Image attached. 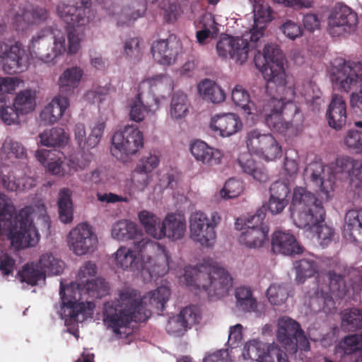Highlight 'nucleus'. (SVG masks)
<instances>
[{"mask_svg": "<svg viewBox=\"0 0 362 362\" xmlns=\"http://www.w3.org/2000/svg\"><path fill=\"white\" fill-rule=\"evenodd\" d=\"M341 325L348 329L362 328V310L357 308L344 309L341 313Z\"/></svg>", "mask_w": 362, "mask_h": 362, "instance_id": "nucleus-55", "label": "nucleus"}, {"mask_svg": "<svg viewBox=\"0 0 362 362\" xmlns=\"http://www.w3.org/2000/svg\"><path fill=\"white\" fill-rule=\"evenodd\" d=\"M255 66L262 74L267 87L274 85L276 95H266L263 98L260 117L274 132L283 134L290 129L296 118L301 119L299 107L294 103L296 92L291 78L285 70L286 57L279 46L266 44L262 51L255 55Z\"/></svg>", "mask_w": 362, "mask_h": 362, "instance_id": "nucleus-1", "label": "nucleus"}, {"mask_svg": "<svg viewBox=\"0 0 362 362\" xmlns=\"http://www.w3.org/2000/svg\"><path fill=\"white\" fill-rule=\"evenodd\" d=\"M298 156L294 151L288 152L284 163L283 175L286 179L293 182L294 177L298 171Z\"/></svg>", "mask_w": 362, "mask_h": 362, "instance_id": "nucleus-60", "label": "nucleus"}, {"mask_svg": "<svg viewBox=\"0 0 362 362\" xmlns=\"http://www.w3.org/2000/svg\"><path fill=\"white\" fill-rule=\"evenodd\" d=\"M112 257L117 269L140 274L145 281L165 276L170 267L165 247L148 238L136 243L134 249L120 246Z\"/></svg>", "mask_w": 362, "mask_h": 362, "instance_id": "nucleus-6", "label": "nucleus"}, {"mask_svg": "<svg viewBox=\"0 0 362 362\" xmlns=\"http://www.w3.org/2000/svg\"><path fill=\"white\" fill-rule=\"evenodd\" d=\"M199 96L205 101L214 104L223 103L226 98L224 90L214 81L205 78L197 85Z\"/></svg>", "mask_w": 362, "mask_h": 362, "instance_id": "nucleus-36", "label": "nucleus"}, {"mask_svg": "<svg viewBox=\"0 0 362 362\" xmlns=\"http://www.w3.org/2000/svg\"><path fill=\"white\" fill-rule=\"evenodd\" d=\"M36 91L25 89L18 92L13 102V106L21 116L33 112L36 107Z\"/></svg>", "mask_w": 362, "mask_h": 362, "instance_id": "nucleus-41", "label": "nucleus"}, {"mask_svg": "<svg viewBox=\"0 0 362 362\" xmlns=\"http://www.w3.org/2000/svg\"><path fill=\"white\" fill-rule=\"evenodd\" d=\"M180 47L178 38L170 35L166 40L155 41L152 44L151 52L156 62L163 65H170L175 61Z\"/></svg>", "mask_w": 362, "mask_h": 362, "instance_id": "nucleus-27", "label": "nucleus"}, {"mask_svg": "<svg viewBox=\"0 0 362 362\" xmlns=\"http://www.w3.org/2000/svg\"><path fill=\"white\" fill-rule=\"evenodd\" d=\"M329 77L332 85L341 91L349 93L359 88L351 94L350 105L362 112V63L336 60L329 70Z\"/></svg>", "mask_w": 362, "mask_h": 362, "instance_id": "nucleus-10", "label": "nucleus"}, {"mask_svg": "<svg viewBox=\"0 0 362 362\" xmlns=\"http://www.w3.org/2000/svg\"><path fill=\"white\" fill-rule=\"evenodd\" d=\"M190 152L197 161L208 167L221 164L223 157V153L221 150L210 146L201 140L192 142Z\"/></svg>", "mask_w": 362, "mask_h": 362, "instance_id": "nucleus-30", "label": "nucleus"}, {"mask_svg": "<svg viewBox=\"0 0 362 362\" xmlns=\"http://www.w3.org/2000/svg\"><path fill=\"white\" fill-rule=\"evenodd\" d=\"M357 23V14L351 8L337 4L329 14L327 29L332 37H341L353 33Z\"/></svg>", "mask_w": 362, "mask_h": 362, "instance_id": "nucleus-19", "label": "nucleus"}, {"mask_svg": "<svg viewBox=\"0 0 362 362\" xmlns=\"http://www.w3.org/2000/svg\"><path fill=\"white\" fill-rule=\"evenodd\" d=\"M35 156L47 170L56 175L64 176L83 170L88 161L79 162L75 157L66 158L61 152L41 149L36 151Z\"/></svg>", "mask_w": 362, "mask_h": 362, "instance_id": "nucleus-17", "label": "nucleus"}, {"mask_svg": "<svg viewBox=\"0 0 362 362\" xmlns=\"http://www.w3.org/2000/svg\"><path fill=\"white\" fill-rule=\"evenodd\" d=\"M81 6H74L61 2L57 6V13L66 24L86 27L95 17L90 8V0H81Z\"/></svg>", "mask_w": 362, "mask_h": 362, "instance_id": "nucleus-21", "label": "nucleus"}, {"mask_svg": "<svg viewBox=\"0 0 362 362\" xmlns=\"http://www.w3.org/2000/svg\"><path fill=\"white\" fill-rule=\"evenodd\" d=\"M340 347L345 354H350L362 349V334H356L345 337L340 343Z\"/></svg>", "mask_w": 362, "mask_h": 362, "instance_id": "nucleus-63", "label": "nucleus"}, {"mask_svg": "<svg viewBox=\"0 0 362 362\" xmlns=\"http://www.w3.org/2000/svg\"><path fill=\"white\" fill-rule=\"evenodd\" d=\"M269 344H264L257 340H251L244 346L242 356L244 360H252L262 362L267 351Z\"/></svg>", "mask_w": 362, "mask_h": 362, "instance_id": "nucleus-51", "label": "nucleus"}, {"mask_svg": "<svg viewBox=\"0 0 362 362\" xmlns=\"http://www.w3.org/2000/svg\"><path fill=\"white\" fill-rule=\"evenodd\" d=\"M84 71L78 66L65 69L59 75L57 86L60 93L71 95L79 86L83 79Z\"/></svg>", "mask_w": 362, "mask_h": 362, "instance_id": "nucleus-33", "label": "nucleus"}, {"mask_svg": "<svg viewBox=\"0 0 362 362\" xmlns=\"http://www.w3.org/2000/svg\"><path fill=\"white\" fill-rule=\"evenodd\" d=\"M146 94L138 88V93L129 100V117L132 121L139 123L144 120L146 115H154L160 107L159 96H153V100H146Z\"/></svg>", "mask_w": 362, "mask_h": 362, "instance_id": "nucleus-26", "label": "nucleus"}, {"mask_svg": "<svg viewBox=\"0 0 362 362\" xmlns=\"http://www.w3.org/2000/svg\"><path fill=\"white\" fill-rule=\"evenodd\" d=\"M160 240L168 239L177 241L182 239L187 231V222L185 216L180 213H168L162 220Z\"/></svg>", "mask_w": 362, "mask_h": 362, "instance_id": "nucleus-28", "label": "nucleus"}, {"mask_svg": "<svg viewBox=\"0 0 362 362\" xmlns=\"http://www.w3.org/2000/svg\"><path fill=\"white\" fill-rule=\"evenodd\" d=\"M344 221V238L350 241L362 243V209L348 211Z\"/></svg>", "mask_w": 362, "mask_h": 362, "instance_id": "nucleus-35", "label": "nucleus"}, {"mask_svg": "<svg viewBox=\"0 0 362 362\" xmlns=\"http://www.w3.org/2000/svg\"><path fill=\"white\" fill-rule=\"evenodd\" d=\"M266 214L259 209L255 214L247 218L244 223L242 218H237L236 229L243 230L239 236V242L247 248L259 249L269 243V227L264 222Z\"/></svg>", "mask_w": 362, "mask_h": 362, "instance_id": "nucleus-13", "label": "nucleus"}, {"mask_svg": "<svg viewBox=\"0 0 362 362\" xmlns=\"http://www.w3.org/2000/svg\"><path fill=\"white\" fill-rule=\"evenodd\" d=\"M329 125L336 129H341L346 122V105L339 95H334L327 111Z\"/></svg>", "mask_w": 362, "mask_h": 362, "instance_id": "nucleus-34", "label": "nucleus"}, {"mask_svg": "<svg viewBox=\"0 0 362 362\" xmlns=\"http://www.w3.org/2000/svg\"><path fill=\"white\" fill-rule=\"evenodd\" d=\"M27 152L24 146L13 138L7 136L2 141L0 148V158L3 162L13 158L22 159L26 157Z\"/></svg>", "mask_w": 362, "mask_h": 362, "instance_id": "nucleus-38", "label": "nucleus"}, {"mask_svg": "<svg viewBox=\"0 0 362 362\" xmlns=\"http://www.w3.org/2000/svg\"><path fill=\"white\" fill-rule=\"evenodd\" d=\"M72 192L68 188L62 189L58 195L57 205L59 218L64 223H71L73 220Z\"/></svg>", "mask_w": 362, "mask_h": 362, "instance_id": "nucleus-47", "label": "nucleus"}, {"mask_svg": "<svg viewBox=\"0 0 362 362\" xmlns=\"http://www.w3.org/2000/svg\"><path fill=\"white\" fill-rule=\"evenodd\" d=\"M67 238L70 250L77 256L90 255L98 248V236L86 223H79L71 229Z\"/></svg>", "mask_w": 362, "mask_h": 362, "instance_id": "nucleus-20", "label": "nucleus"}, {"mask_svg": "<svg viewBox=\"0 0 362 362\" xmlns=\"http://www.w3.org/2000/svg\"><path fill=\"white\" fill-rule=\"evenodd\" d=\"M69 99L62 95L54 96L41 110L39 122L44 125L57 123L69 107Z\"/></svg>", "mask_w": 362, "mask_h": 362, "instance_id": "nucleus-29", "label": "nucleus"}, {"mask_svg": "<svg viewBox=\"0 0 362 362\" xmlns=\"http://www.w3.org/2000/svg\"><path fill=\"white\" fill-rule=\"evenodd\" d=\"M196 37L200 45H204L208 39H214L218 33V25L211 13H204L196 25Z\"/></svg>", "mask_w": 362, "mask_h": 362, "instance_id": "nucleus-37", "label": "nucleus"}, {"mask_svg": "<svg viewBox=\"0 0 362 362\" xmlns=\"http://www.w3.org/2000/svg\"><path fill=\"white\" fill-rule=\"evenodd\" d=\"M180 284L197 294L205 292L209 297L220 298L232 286V278L222 267L204 261L195 267H186L177 272Z\"/></svg>", "mask_w": 362, "mask_h": 362, "instance_id": "nucleus-8", "label": "nucleus"}, {"mask_svg": "<svg viewBox=\"0 0 362 362\" xmlns=\"http://www.w3.org/2000/svg\"><path fill=\"white\" fill-rule=\"evenodd\" d=\"M21 281L30 285H37L44 283L45 280V272L40 265L31 262L26 264L19 272Z\"/></svg>", "mask_w": 362, "mask_h": 362, "instance_id": "nucleus-50", "label": "nucleus"}, {"mask_svg": "<svg viewBox=\"0 0 362 362\" xmlns=\"http://www.w3.org/2000/svg\"><path fill=\"white\" fill-rule=\"evenodd\" d=\"M327 279L328 285H320V294L315 286L305 291L304 303L315 312H330L334 308V298H343L349 291L350 286L341 276L330 273Z\"/></svg>", "mask_w": 362, "mask_h": 362, "instance_id": "nucleus-12", "label": "nucleus"}, {"mask_svg": "<svg viewBox=\"0 0 362 362\" xmlns=\"http://www.w3.org/2000/svg\"><path fill=\"white\" fill-rule=\"evenodd\" d=\"M170 296L171 291L167 285H161L143 296L136 290L124 287L119 291L117 303L107 302L104 305L103 324L115 337L131 340V322L146 320L153 308L163 310Z\"/></svg>", "mask_w": 362, "mask_h": 362, "instance_id": "nucleus-2", "label": "nucleus"}, {"mask_svg": "<svg viewBox=\"0 0 362 362\" xmlns=\"http://www.w3.org/2000/svg\"><path fill=\"white\" fill-rule=\"evenodd\" d=\"M289 210L291 218L297 227H310L325 215L322 203L303 187L294 188Z\"/></svg>", "mask_w": 362, "mask_h": 362, "instance_id": "nucleus-11", "label": "nucleus"}, {"mask_svg": "<svg viewBox=\"0 0 362 362\" xmlns=\"http://www.w3.org/2000/svg\"><path fill=\"white\" fill-rule=\"evenodd\" d=\"M139 233L136 223L123 219L113 223L111 228V237L118 241H127L134 239Z\"/></svg>", "mask_w": 362, "mask_h": 362, "instance_id": "nucleus-43", "label": "nucleus"}, {"mask_svg": "<svg viewBox=\"0 0 362 362\" xmlns=\"http://www.w3.org/2000/svg\"><path fill=\"white\" fill-rule=\"evenodd\" d=\"M50 30H40L33 35L28 45L27 53L23 45L16 40L6 39L0 41V62L2 70L7 74H18L27 71L30 60L35 65L41 64H54L57 58L66 49L65 36L60 30H55L53 46L47 53L41 49L46 45L47 36Z\"/></svg>", "mask_w": 362, "mask_h": 362, "instance_id": "nucleus-4", "label": "nucleus"}, {"mask_svg": "<svg viewBox=\"0 0 362 362\" xmlns=\"http://www.w3.org/2000/svg\"><path fill=\"white\" fill-rule=\"evenodd\" d=\"M112 90L110 84H106L103 86H96L88 90L85 95V99L90 103H95L97 97L99 98L98 109L100 112L105 110L112 111V103L110 98H101L109 94Z\"/></svg>", "mask_w": 362, "mask_h": 362, "instance_id": "nucleus-48", "label": "nucleus"}, {"mask_svg": "<svg viewBox=\"0 0 362 362\" xmlns=\"http://www.w3.org/2000/svg\"><path fill=\"white\" fill-rule=\"evenodd\" d=\"M151 179V174L136 172V170L134 169L131 175L132 187L129 189L130 193L144 192L147 188Z\"/></svg>", "mask_w": 362, "mask_h": 362, "instance_id": "nucleus-58", "label": "nucleus"}, {"mask_svg": "<svg viewBox=\"0 0 362 362\" xmlns=\"http://www.w3.org/2000/svg\"><path fill=\"white\" fill-rule=\"evenodd\" d=\"M221 221L218 211H214L209 216L202 211H195L189 215V238L204 247L214 245L216 238V228Z\"/></svg>", "mask_w": 362, "mask_h": 362, "instance_id": "nucleus-14", "label": "nucleus"}, {"mask_svg": "<svg viewBox=\"0 0 362 362\" xmlns=\"http://www.w3.org/2000/svg\"><path fill=\"white\" fill-rule=\"evenodd\" d=\"M49 18V12L45 7L28 5L20 8L14 16L13 24L19 31H26L35 25L45 22Z\"/></svg>", "mask_w": 362, "mask_h": 362, "instance_id": "nucleus-23", "label": "nucleus"}, {"mask_svg": "<svg viewBox=\"0 0 362 362\" xmlns=\"http://www.w3.org/2000/svg\"><path fill=\"white\" fill-rule=\"evenodd\" d=\"M40 143L48 147H62L69 139L68 134L60 127L46 129L39 134Z\"/></svg>", "mask_w": 362, "mask_h": 362, "instance_id": "nucleus-45", "label": "nucleus"}, {"mask_svg": "<svg viewBox=\"0 0 362 362\" xmlns=\"http://www.w3.org/2000/svg\"><path fill=\"white\" fill-rule=\"evenodd\" d=\"M144 146V134L135 124H127L112 137L111 153L118 159L136 154Z\"/></svg>", "mask_w": 362, "mask_h": 362, "instance_id": "nucleus-16", "label": "nucleus"}, {"mask_svg": "<svg viewBox=\"0 0 362 362\" xmlns=\"http://www.w3.org/2000/svg\"><path fill=\"white\" fill-rule=\"evenodd\" d=\"M12 201L5 194H0V236L7 233L12 246L16 249L35 247L40 235L36 228L49 232V218L45 204L37 202L34 206L25 207L15 216Z\"/></svg>", "mask_w": 362, "mask_h": 362, "instance_id": "nucleus-5", "label": "nucleus"}, {"mask_svg": "<svg viewBox=\"0 0 362 362\" xmlns=\"http://www.w3.org/2000/svg\"><path fill=\"white\" fill-rule=\"evenodd\" d=\"M262 362H288L286 354L274 343L269 344Z\"/></svg>", "mask_w": 362, "mask_h": 362, "instance_id": "nucleus-64", "label": "nucleus"}, {"mask_svg": "<svg viewBox=\"0 0 362 362\" xmlns=\"http://www.w3.org/2000/svg\"><path fill=\"white\" fill-rule=\"evenodd\" d=\"M177 315L189 329L198 324L201 320L200 310L194 305L185 307Z\"/></svg>", "mask_w": 362, "mask_h": 362, "instance_id": "nucleus-59", "label": "nucleus"}, {"mask_svg": "<svg viewBox=\"0 0 362 362\" xmlns=\"http://www.w3.org/2000/svg\"><path fill=\"white\" fill-rule=\"evenodd\" d=\"M277 326V341L287 351L295 353L298 349H309V342L297 322L284 316L278 320Z\"/></svg>", "mask_w": 362, "mask_h": 362, "instance_id": "nucleus-18", "label": "nucleus"}, {"mask_svg": "<svg viewBox=\"0 0 362 362\" xmlns=\"http://www.w3.org/2000/svg\"><path fill=\"white\" fill-rule=\"evenodd\" d=\"M296 276V281L303 283L307 278L313 276L317 271V267L313 259H303L296 261L293 264Z\"/></svg>", "mask_w": 362, "mask_h": 362, "instance_id": "nucleus-53", "label": "nucleus"}, {"mask_svg": "<svg viewBox=\"0 0 362 362\" xmlns=\"http://www.w3.org/2000/svg\"><path fill=\"white\" fill-rule=\"evenodd\" d=\"M236 307L244 312H253L257 303L252 296L251 289L247 286H240L235 289Z\"/></svg>", "mask_w": 362, "mask_h": 362, "instance_id": "nucleus-49", "label": "nucleus"}, {"mask_svg": "<svg viewBox=\"0 0 362 362\" xmlns=\"http://www.w3.org/2000/svg\"><path fill=\"white\" fill-rule=\"evenodd\" d=\"M96 275V264L87 261L80 267L75 282L66 287L61 283L59 313L67 331L76 337L78 336V325L91 318L94 313L95 305L88 298H100L108 291L106 282Z\"/></svg>", "mask_w": 362, "mask_h": 362, "instance_id": "nucleus-3", "label": "nucleus"}, {"mask_svg": "<svg viewBox=\"0 0 362 362\" xmlns=\"http://www.w3.org/2000/svg\"><path fill=\"white\" fill-rule=\"evenodd\" d=\"M342 144L349 151L362 155V131H347L344 136Z\"/></svg>", "mask_w": 362, "mask_h": 362, "instance_id": "nucleus-56", "label": "nucleus"}, {"mask_svg": "<svg viewBox=\"0 0 362 362\" xmlns=\"http://www.w3.org/2000/svg\"><path fill=\"white\" fill-rule=\"evenodd\" d=\"M361 162L349 156L337 158L334 162L325 165L320 160L309 163L304 171L305 180L311 182L318 189L322 199L330 200L334 196L336 175L344 171L350 173L354 171Z\"/></svg>", "mask_w": 362, "mask_h": 362, "instance_id": "nucleus-9", "label": "nucleus"}, {"mask_svg": "<svg viewBox=\"0 0 362 362\" xmlns=\"http://www.w3.org/2000/svg\"><path fill=\"white\" fill-rule=\"evenodd\" d=\"M282 34L291 40H295L303 36V30L301 26L296 21L286 19L279 26Z\"/></svg>", "mask_w": 362, "mask_h": 362, "instance_id": "nucleus-61", "label": "nucleus"}, {"mask_svg": "<svg viewBox=\"0 0 362 362\" xmlns=\"http://www.w3.org/2000/svg\"><path fill=\"white\" fill-rule=\"evenodd\" d=\"M39 265L42 271L47 275H59L64 268V262L57 255L50 251L42 253L39 257Z\"/></svg>", "mask_w": 362, "mask_h": 362, "instance_id": "nucleus-46", "label": "nucleus"}, {"mask_svg": "<svg viewBox=\"0 0 362 362\" xmlns=\"http://www.w3.org/2000/svg\"><path fill=\"white\" fill-rule=\"evenodd\" d=\"M267 298L272 305L284 304L289 296L288 285L283 283H273L267 290Z\"/></svg>", "mask_w": 362, "mask_h": 362, "instance_id": "nucleus-52", "label": "nucleus"}, {"mask_svg": "<svg viewBox=\"0 0 362 362\" xmlns=\"http://www.w3.org/2000/svg\"><path fill=\"white\" fill-rule=\"evenodd\" d=\"M272 249L274 253L292 255L302 252L295 236L288 232L276 230L272 235Z\"/></svg>", "mask_w": 362, "mask_h": 362, "instance_id": "nucleus-31", "label": "nucleus"}, {"mask_svg": "<svg viewBox=\"0 0 362 362\" xmlns=\"http://www.w3.org/2000/svg\"><path fill=\"white\" fill-rule=\"evenodd\" d=\"M254 24L248 32L241 36L221 35L216 44L218 57L233 60L235 64H245L249 53L264 35L268 25L274 19V11L269 3L254 0L252 3Z\"/></svg>", "mask_w": 362, "mask_h": 362, "instance_id": "nucleus-7", "label": "nucleus"}, {"mask_svg": "<svg viewBox=\"0 0 362 362\" xmlns=\"http://www.w3.org/2000/svg\"><path fill=\"white\" fill-rule=\"evenodd\" d=\"M246 144L249 152L266 162H274L282 156V146L271 134L259 129L247 132Z\"/></svg>", "mask_w": 362, "mask_h": 362, "instance_id": "nucleus-15", "label": "nucleus"}, {"mask_svg": "<svg viewBox=\"0 0 362 362\" xmlns=\"http://www.w3.org/2000/svg\"><path fill=\"white\" fill-rule=\"evenodd\" d=\"M173 86V81L169 76L159 74L143 80L139 84L138 88L146 95H152L153 98L156 96V94L170 92Z\"/></svg>", "mask_w": 362, "mask_h": 362, "instance_id": "nucleus-32", "label": "nucleus"}, {"mask_svg": "<svg viewBox=\"0 0 362 362\" xmlns=\"http://www.w3.org/2000/svg\"><path fill=\"white\" fill-rule=\"evenodd\" d=\"M231 99L234 105L241 109L247 122L256 123L260 117L263 99H257V104L251 100L248 91L240 85L231 90Z\"/></svg>", "mask_w": 362, "mask_h": 362, "instance_id": "nucleus-24", "label": "nucleus"}, {"mask_svg": "<svg viewBox=\"0 0 362 362\" xmlns=\"http://www.w3.org/2000/svg\"><path fill=\"white\" fill-rule=\"evenodd\" d=\"M138 218L146 233L156 240H160L162 221L153 212L142 210L138 213Z\"/></svg>", "mask_w": 362, "mask_h": 362, "instance_id": "nucleus-42", "label": "nucleus"}, {"mask_svg": "<svg viewBox=\"0 0 362 362\" xmlns=\"http://www.w3.org/2000/svg\"><path fill=\"white\" fill-rule=\"evenodd\" d=\"M69 26V28L67 32L68 35V46H66V49H67L69 54H74L77 53L80 48H81V43L84 40L85 34H84V30L86 27H78V26H74L70 24H67ZM50 30L49 34L47 36H49L50 35H52V40H54V34L53 32L58 30H60L66 37V33L58 28H54L51 29L49 28H47ZM54 42H52V44ZM65 45H66V43L65 42ZM66 49H65L64 52H66ZM65 52H64L62 55H63Z\"/></svg>", "mask_w": 362, "mask_h": 362, "instance_id": "nucleus-44", "label": "nucleus"}, {"mask_svg": "<svg viewBox=\"0 0 362 362\" xmlns=\"http://www.w3.org/2000/svg\"><path fill=\"white\" fill-rule=\"evenodd\" d=\"M243 192V185L241 181L234 178L228 180L223 187L216 193L215 197L219 199H235Z\"/></svg>", "mask_w": 362, "mask_h": 362, "instance_id": "nucleus-54", "label": "nucleus"}, {"mask_svg": "<svg viewBox=\"0 0 362 362\" xmlns=\"http://www.w3.org/2000/svg\"><path fill=\"white\" fill-rule=\"evenodd\" d=\"M20 114L13 106L7 105L6 98L0 96V119L7 125L20 122Z\"/></svg>", "mask_w": 362, "mask_h": 362, "instance_id": "nucleus-57", "label": "nucleus"}, {"mask_svg": "<svg viewBox=\"0 0 362 362\" xmlns=\"http://www.w3.org/2000/svg\"><path fill=\"white\" fill-rule=\"evenodd\" d=\"M209 127L215 136L228 138L239 133L243 128V123L235 112H218L211 115Z\"/></svg>", "mask_w": 362, "mask_h": 362, "instance_id": "nucleus-22", "label": "nucleus"}, {"mask_svg": "<svg viewBox=\"0 0 362 362\" xmlns=\"http://www.w3.org/2000/svg\"><path fill=\"white\" fill-rule=\"evenodd\" d=\"M160 163L159 157L156 154L148 153L143 156L138 161L134 169L136 172L151 174Z\"/></svg>", "mask_w": 362, "mask_h": 362, "instance_id": "nucleus-62", "label": "nucleus"}, {"mask_svg": "<svg viewBox=\"0 0 362 362\" xmlns=\"http://www.w3.org/2000/svg\"><path fill=\"white\" fill-rule=\"evenodd\" d=\"M190 103L183 92H177L171 98L169 115L172 120L180 122L189 114Z\"/></svg>", "mask_w": 362, "mask_h": 362, "instance_id": "nucleus-39", "label": "nucleus"}, {"mask_svg": "<svg viewBox=\"0 0 362 362\" xmlns=\"http://www.w3.org/2000/svg\"><path fill=\"white\" fill-rule=\"evenodd\" d=\"M105 122L98 119L90 126L89 134L87 136L86 126L83 123H76L74 127V139L78 146L83 150L95 148L100 143L105 129Z\"/></svg>", "mask_w": 362, "mask_h": 362, "instance_id": "nucleus-25", "label": "nucleus"}, {"mask_svg": "<svg viewBox=\"0 0 362 362\" xmlns=\"http://www.w3.org/2000/svg\"><path fill=\"white\" fill-rule=\"evenodd\" d=\"M325 216H322L321 221L310 227H299L308 233V235L311 238L315 239L322 246H327L332 240L334 237V230L330 226L324 223Z\"/></svg>", "mask_w": 362, "mask_h": 362, "instance_id": "nucleus-40", "label": "nucleus"}]
</instances>
